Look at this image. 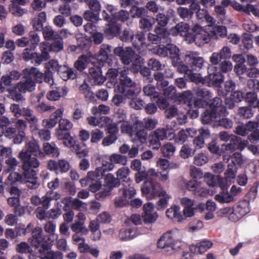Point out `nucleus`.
<instances>
[{"instance_id":"5","label":"nucleus","mask_w":259,"mask_h":259,"mask_svg":"<svg viewBox=\"0 0 259 259\" xmlns=\"http://www.w3.org/2000/svg\"><path fill=\"white\" fill-rule=\"evenodd\" d=\"M141 191L143 196L148 200H151L160 196L167 195L161 184L152 179H149L144 182Z\"/></svg>"},{"instance_id":"10","label":"nucleus","mask_w":259,"mask_h":259,"mask_svg":"<svg viewBox=\"0 0 259 259\" xmlns=\"http://www.w3.org/2000/svg\"><path fill=\"white\" fill-rule=\"evenodd\" d=\"M193 98V93L191 91L188 90L183 92L179 96V101L187 103L189 108H204L207 104V100L202 98L196 99L193 103H192V99Z\"/></svg>"},{"instance_id":"33","label":"nucleus","mask_w":259,"mask_h":259,"mask_svg":"<svg viewBox=\"0 0 259 259\" xmlns=\"http://www.w3.org/2000/svg\"><path fill=\"white\" fill-rule=\"evenodd\" d=\"M175 11L172 9H169L167 12V14L159 13L156 16L155 22H157V26L161 27H165L168 24L171 16H174Z\"/></svg>"},{"instance_id":"42","label":"nucleus","mask_w":259,"mask_h":259,"mask_svg":"<svg viewBox=\"0 0 259 259\" xmlns=\"http://www.w3.org/2000/svg\"><path fill=\"white\" fill-rule=\"evenodd\" d=\"M120 30L121 26L115 22H113L108 25L104 32L110 38H113L118 35L120 34Z\"/></svg>"},{"instance_id":"41","label":"nucleus","mask_w":259,"mask_h":259,"mask_svg":"<svg viewBox=\"0 0 259 259\" xmlns=\"http://www.w3.org/2000/svg\"><path fill=\"white\" fill-rule=\"evenodd\" d=\"M232 6L238 11H242L248 14L251 13L255 16L259 17V9H257L252 5L248 4L246 6H243L237 2H234Z\"/></svg>"},{"instance_id":"60","label":"nucleus","mask_w":259,"mask_h":259,"mask_svg":"<svg viewBox=\"0 0 259 259\" xmlns=\"http://www.w3.org/2000/svg\"><path fill=\"white\" fill-rule=\"evenodd\" d=\"M16 251L19 253H27L32 252L30 246L26 242H21L16 246Z\"/></svg>"},{"instance_id":"39","label":"nucleus","mask_w":259,"mask_h":259,"mask_svg":"<svg viewBox=\"0 0 259 259\" xmlns=\"http://www.w3.org/2000/svg\"><path fill=\"white\" fill-rule=\"evenodd\" d=\"M61 78L65 80L74 79L77 76V72L73 68L64 66L58 72Z\"/></svg>"},{"instance_id":"38","label":"nucleus","mask_w":259,"mask_h":259,"mask_svg":"<svg viewBox=\"0 0 259 259\" xmlns=\"http://www.w3.org/2000/svg\"><path fill=\"white\" fill-rule=\"evenodd\" d=\"M46 13L45 12H41L39 13L37 17L32 20V26L35 31H40L42 30L44 23L46 22Z\"/></svg>"},{"instance_id":"11","label":"nucleus","mask_w":259,"mask_h":259,"mask_svg":"<svg viewBox=\"0 0 259 259\" xmlns=\"http://www.w3.org/2000/svg\"><path fill=\"white\" fill-rule=\"evenodd\" d=\"M186 188L197 197H206L209 194V191L205 187L202 183L196 180L189 181L186 184Z\"/></svg>"},{"instance_id":"54","label":"nucleus","mask_w":259,"mask_h":259,"mask_svg":"<svg viewBox=\"0 0 259 259\" xmlns=\"http://www.w3.org/2000/svg\"><path fill=\"white\" fill-rule=\"evenodd\" d=\"M147 65L150 69L156 72L162 70L165 67L164 64H162L158 60L155 58L149 59Z\"/></svg>"},{"instance_id":"24","label":"nucleus","mask_w":259,"mask_h":259,"mask_svg":"<svg viewBox=\"0 0 259 259\" xmlns=\"http://www.w3.org/2000/svg\"><path fill=\"white\" fill-rule=\"evenodd\" d=\"M129 69H124L119 72V82L121 86L126 88L136 87V83L129 76Z\"/></svg>"},{"instance_id":"8","label":"nucleus","mask_w":259,"mask_h":259,"mask_svg":"<svg viewBox=\"0 0 259 259\" xmlns=\"http://www.w3.org/2000/svg\"><path fill=\"white\" fill-rule=\"evenodd\" d=\"M104 183L103 189L97 194V197L104 198L111 194V191L120 185V182L112 174H108L105 176Z\"/></svg>"},{"instance_id":"58","label":"nucleus","mask_w":259,"mask_h":259,"mask_svg":"<svg viewBox=\"0 0 259 259\" xmlns=\"http://www.w3.org/2000/svg\"><path fill=\"white\" fill-rule=\"evenodd\" d=\"M79 91L84 94L87 100L91 101L92 99H94V94L90 91V87L85 82H84L80 85Z\"/></svg>"},{"instance_id":"55","label":"nucleus","mask_w":259,"mask_h":259,"mask_svg":"<svg viewBox=\"0 0 259 259\" xmlns=\"http://www.w3.org/2000/svg\"><path fill=\"white\" fill-rule=\"evenodd\" d=\"M168 54H169L170 57L173 59L174 62L180 60L179 48L175 45L167 44Z\"/></svg>"},{"instance_id":"52","label":"nucleus","mask_w":259,"mask_h":259,"mask_svg":"<svg viewBox=\"0 0 259 259\" xmlns=\"http://www.w3.org/2000/svg\"><path fill=\"white\" fill-rule=\"evenodd\" d=\"M130 89H128L127 91H125L124 90H122V93L124 94L125 98H128L131 99L132 100L133 99H135L137 98V95L141 92V87L136 84V87L130 88Z\"/></svg>"},{"instance_id":"4","label":"nucleus","mask_w":259,"mask_h":259,"mask_svg":"<svg viewBox=\"0 0 259 259\" xmlns=\"http://www.w3.org/2000/svg\"><path fill=\"white\" fill-rule=\"evenodd\" d=\"M210 27L203 28L196 24L192 28L193 34H191L188 42L191 44L195 42L198 46H202L209 42L211 39H217L215 32L210 31Z\"/></svg>"},{"instance_id":"59","label":"nucleus","mask_w":259,"mask_h":259,"mask_svg":"<svg viewBox=\"0 0 259 259\" xmlns=\"http://www.w3.org/2000/svg\"><path fill=\"white\" fill-rule=\"evenodd\" d=\"M29 36L30 37L29 41L31 42L30 51L34 50L38 45L40 38L38 34L35 31H31L29 33Z\"/></svg>"},{"instance_id":"27","label":"nucleus","mask_w":259,"mask_h":259,"mask_svg":"<svg viewBox=\"0 0 259 259\" xmlns=\"http://www.w3.org/2000/svg\"><path fill=\"white\" fill-rule=\"evenodd\" d=\"M63 110L61 109L56 110L53 113L49 119H44L42 121L43 125L46 128H53L57 123L59 118L63 114Z\"/></svg>"},{"instance_id":"1","label":"nucleus","mask_w":259,"mask_h":259,"mask_svg":"<svg viewBox=\"0 0 259 259\" xmlns=\"http://www.w3.org/2000/svg\"><path fill=\"white\" fill-rule=\"evenodd\" d=\"M54 240L51 237L42 234V229L36 227L32 231L31 243L41 255V259H63V254L59 251H48L53 246Z\"/></svg>"},{"instance_id":"57","label":"nucleus","mask_w":259,"mask_h":259,"mask_svg":"<svg viewBox=\"0 0 259 259\" xmlns=\"http://www.w3.org/2000/svg\"><path fill=\"white\" fill-rule=\"evenodd\" d=\"M195 153V150L191 148L188 144H184L181 148L179 154L181 158L187 159L192 156Z\"/></svg>"},{"instance_id":"49","label":"nucleus","mask_w":259,"mask_h":259,"mask_svg":"<svg viewBox=\"0 0 259 259\" xmlns=\"http://www.w3.org/2000/svg\"><path fill=\"white\" fill-rule=\"evenodd\" d=\"M87 120L89 124L91 126L102 127L103 124H101V121L103 120L105 122L108 123L111 121V118L107 116H103L98 118L95 116H90L87 117Z\"/></svg>"},{"instance_id":"45","label":"nucleus","mask_w":259,"mask_h":259,"mask_svg":"<svg viewBox=\"0 0 259 259\" xmlns=\"http://www.w3.org/2000/svg\"><path fill=\"white\" fill-rule=\"evenodd\" d=\"M155 23V18L147 16L141 18L139 22V26L140 28L144 30L145 31H150L152 29Z\"/></svg>"},{"instance_id":"22","label":"nucleus","mask_w":259,"mask_h":259,"mask_svg":"<svg viewBox=\"0 0 259 259\" xmlns=\"http://www.w3.org/2000/svg\"><path fill=\"white\" fill-rule=\"evenodd\" d=\"M89 71L91 79L95 84L100 85L103 83L105 78L102 74L100 67L94 66L90 67Z\"/></svg>"},{"instance_id":"19","label":"nucleus","mask_w":259,"mask_h":259,"mask_svg":"<svg viewBox=\"0 0 259 259\" xmlns=\"http://www.w3.org/2000/svg\"><path fill=\"white\" fill-rule=\"evenodd\" d=\"M68 91V88L66 86L57 87L55 90H52L48 92L47 94L46 97L50 101H58L61 97H64L67 96Z\"/></svg>"},{"instance_id":"51","label":"nucleus","mask_w":259,"mask_h":259,"mask_svg":"<svg viewBox=\"0 0 259 259\" xmlns=\"http://www.w3.org/2000/svg\"><path fill=\"white\" fill-rule=\"evenodd\" d=\"M160 150L164 157H170L174 154L176 147L173 143L167 142L161 147Z\"/></svg>"},{"instance_id":"2","label":"nucleus","mask_w":259,"mask_h":259,"mask_svg":"<svg viewBox=\"0 0 259 259\" xmlns=\"http://www.w3.org/2000/svg\"><path fill=\"white\" fill-rule=\"evenodd\" d=\"M22 80L16 85L8 89L9 96L14 101H19L23 99L21 93L31 92L35 89L36 84L31 76L23 74Z\"/></svg>"},{"instance_id":"35","label":"nucleus","mask_w":259,"mask_h":259,"mask_svg":"<svg viewBox=\"0 0 259 259\" xmlns=\"http://www.w3.org/2000/svg\"><path fill=\"white\" fill-rule=\"evenodd\" d=\"M209 108L220 115L223 114L226 111V108L222 104V100L218 97L214 98L209 103Z\"/></svg>"},{"instance_id":"47","label":"nucleus","mask_w":259,"mask_h":259,"mask_svg":"<svg viewBox=\"0 0 259 259\" xmlns=\"http://www.w3.org/2000/svg\"><path fill=\"white\" fill-rule=\"evenodd\" d=\"M139 127L135 126V121L133 124H132L129 121H125L123 122L120 125V130L122 133L126 134L132 137L134 133H135L136 130H138Z\"/></svg>"},{"instance_id":"28","label":"nucleus","mask_w":259,"mask_h":259,"mask_svg":"<svg viewBox=\"0 0 259 259\" xmlns=\"http://www.w3.org/2000/svg\"><path fill=\"white\" fill-rule=\"evenodd\" d=\"M157 173L153 168L149 169L148 171H145L144 169H142L138 171L135 174V181L137 183H140L142 181L147 179L149 180L152 179V177H156Z\"/></svg>"},{"instance_id":"16","label":"nucleus","mask_w":259,"mask_h":259,"mask_svg":"<svg viewBox=\"0 0 259 259\" xmlns=\"http://www.w3.org/2000/svg\"><path fill=\"white\" fill-rule=\"evenodd\" d=\"M189 28V26L187 23L181 22L170 29V33L172 36L180 34L181 36L185 37V40L188 41L191 35V34L188 33Z\"/></svg>"},{"instance_id":"13","label":"nucleus","mask_w":259,"mask_h":259,"mask_svg":"<svg viewBox=\"0 0 259 259\" xmlns=\"http://www.w3.org/2000/svg\"><path fill=\"white\" fill-rule=\"evenodd\" d=\"M185 61L193 70H199L202 67L204 59L195 52H189L185 57Z\"/></svg>"},{"instance_id":"17","label":"nucleus","mask_w":259,"mask_h":259,"mask_svg":"<svg viewBox=\"0 0 259 259\" xmlns=\"http://www.w3.org/2000/svg\"><path fill=\"white\" fill-rule=\"evenodd\" d=\"M21 75V73L16 70H12L9 73L2 75L0 79V84L3 88L2 91H5V87L11 86L12 84V80H18Z\"/></svg>"},{"instance_id":"31","label":"nucleus","mask_w":259,"mask_h":259,"mask_svg":"<svg viewBox=\"0 0 259 259\" xmlns=\"http://www.w3.org/2000/svg\"><path fill=\"white\" fill-rule=\"evenodd\" d=\"M158 123V121L156 119L150 118H144L143 121L136 119L135 120V126L139 128H144L148 130H152L154 129Z\"/></svg>"},{"instance_id":"37","label":"nucleus","mask_w":259,"mask_h":259,"mask_svg":"<svg viewBox=\"0 0 259 259\" xmlns=\"http://www.w3.org/2000/svg\"><path fill=\"white\" fill-rule=\"evenodd\" d=\"M111 49L112 47L109 45L105 44L101 45L97 55V60L103 63L106 62L111 52Z\"/></svg>"},{"instance_id":"40","label":"nucleus","mask_w":259,"mask_h":259,"mask_svg":"<svg viewBox=\"0 0 259 259\" xmlns=\"http://www.w3.org/2000/svg\"><path fill=\"white\" fill-rule=\"evenodd\" d=\"M43 152L46 155H51L57 157L60 154L59 150L54 142H46L43 144Z\"/></svg>"},{"instance_id":"14","label":"nucleus","mask_w":259,"mask_h":259,"mask_svg":"<svg viewBox=\"0 0 259 259\" xmlns=\"http://www.w3.org/2000/svg\"><path fill=\"white\" fill-rule=\"evenodd\" d=\"M158 218V214L154 210V204L148 202L143 205L142 218L145 223L151 224L154 223Z\"/></svg>"},{"instance_id":"29","label":"nucleus","mask_w":259,"mask_h":259,"mask_svg":"<svg viewBox=\"0 0 259 259\" xmlns=\"http://www.w3.org/2000/svg\"><path fill=\"white\" fill-rule=\"evenodd\" d=\"M23 74L34 78V81L36 83H41L42 81L44 73L41 72L38 69L34 67L26 68L23 70Z\"/></svg>"},{"instance_id":"36","label":"nucleus","mask_w":259,"mask_h":259,"mask_svg":"<svg viewBox=\"0 0 259 259\" xmlns=\"http://www.w3.org/2000/svg\"><path fill=\"white\" fill-rule=\"evenodd\" d=\"M236 149V141L232 139L228 144H224L221 146L222 155H224V160L226 159L227 161L229 160L228 154L234 152Z\"/></svg>"},{"instance_id":"21","label":"nucleus","mask_w":259,"mask_h":259,"mask_svg":"<svg viewBox=\"0 0 259 259\" xmlns=\"http://www.w3.org/2000/svg\"><path fill=\"white\" fill-rule=\"evenodd\" d=\"M156 165L160 170L159 172L160 176V180L162 182L166 181L169 178L168 166H169V161L165 159L160 158L157 161Z\"/></svg>"},{"instance_id":"53","label":"nucleus","mask_w":259,"mask_h":259,"mask_svg":"<svg viewBox=\"0 0 259 259\" xmlns=\"http://www.w3.org/2000/svg\"><path fill=\"white\" fill-rule=\"evenodd\" d=\"M144 95L147 96L151 97L153 101L154 99L158 98L160 94L156 91L155 87L152 84H147L143 89Z\"/></svg>"},{"instance_id":"9","label":"nucleus","mask_w":259,"mask_h":259,"mask_svg":"<svg viewBox=\"0 0 259 259\" xmlns=\"http://www.w3.org/2000/svg\"><path fill=\"white\" fill-rule=\"evenodd\" d=\"M177 230H173L164 233L158 240L157 246L164 249L165 251H172L175 249L176 241V233Z\"/></svg>"},{"instance_id":"43","label":"nucleus","mask_w":259,"mask_h":259,"mask_svg":"<svg viewBox=\"0 0 259 259\" xmlns=\"http://www.w3.org/2000/svg\"><path fill=\"white\" fill-rule=\"evenodd\" d=\"M234 207L236 212L242 217L250 211L249 202L248 200H243L239 202Z\"/></svg>"},{"instance_id":"3","label":"nucleus","mask_w":259,"mask_h":259,"mask_svg":"<svg viewBox=\"0 0 259 259\" xmlns=\"http://www.w3.org/2000/svg\"><path fill=\"white\" fill-rule=\"evenodd\" d=\"M40 54L36 52H30L29 48H25L22 53L23 59L31 62L35 65H39L42 62L46 61L50 58L49 52H52L50 47V43L47 41H42L39 45Z\"/></svg>"},{"instance_id":"23","label":"nucleus","mask_w":259,"mask_h":259,"mask_svg":"<svg viewBox=\"0 0 259 259\" xmlns=\"http://www.w3.org/2000/svg\"><path fill=\"white\" fill-rule=\"evenodd\" d=\"M212 244L213 243L211 241L205 239L197 243L195 245H191L190 250L191 252L193 253L203 254L210 248Z\"/></svg>"},{"instance_id":"6","label":"nucleus","mask_w":259,"mask_h":259,"mask_svg":"<svg viewBox=\"0 0 259 259\" xmlns=\"http://www.w3.org/2000/svg\"><path fill=\"white\" fill-rule=\"evenodd\" d=\"M18 157L23 163L22 169L25 178L29 179L36 177V171L33 168L39 166L38 160L36 158L31 157V155L25 152H20Z\"/></svg>"},{"instance_id":"26","label":"nucleus","mask_w":259,"mask_h":259,"mask_svg":"<svg viewBox=\"0 0 259 259\" xmlns=\"http://www.w3.org/2000/svg\"><path fill=\"white\" fill-rule=\"evenodd\" d=\"M152 133L155 135L160 141L169 138L174 135V130L170 125H166L165 127L158 128Z\"/></svg>"},{"instance_id":"61","label":"nucleus","mask_w":259,"mask_h":259,"mask_svg":"<svg viewBox=\"0 0 259 259\" xmlns=\"http://www.w3.org/2000/svg\"><path fill=\"white\" fill-rule=\"evenodd\" d=\"M61 67V65L59 64L58 61L55 59L50 60L45 65L46 71H50L52 73L55 71L59 72Z\"/></svg>"},{"instance_id":"32","label":"nucleus","mask_w":259,"mask_h":259,"mask_svg":"<svg viewBox=\"0 0 259 259\" xmlns=\"http://www.w3.org/2000/svg\"><path fill=\"white\" fill-rule=\"evenodd\" d=\"M220 117L221 115L210 109L206 110L201 115V122L203 124L217 121Z\"/></svg>"},{"instance_id":"25","label":"nucleus","mask_w":259,"mask_h":259,"mask_svg":"<svg viewBox=\"0 0 259 259\" xmlns=\"http://www.w3.org/2000/svg\"><path fill=\"white\" fill-rule=\"evenodd\" d=\"M166 214L168 218L178 222H181L185 220V217L180 211V207L178 205H172L168 208Z\"/></svg>"},{"instance_id":"18","label":"nucleus","mask_w":259,"mask_h":259,"mask_svg":"<svg viewBox=\"0 0 259 259\" xmlns=\"http://www.w3.org/2000/svg\"><path fill=\"white\" fill-rule=\"evenodd\" d=\"M22 115L25 117L32 131L38 130V119L34 114L32 110L28 107L23 108Z\"/></svg>"},{"instance_id":"15","label":"nucleus","mask_w":259,"mask_h":259,"mask_svg":"<svg viewBox=\"0 0 259 259\" xmlns=\"http://www.w3.org/2000/svg\"><path fill=\"white\" fill-rule=\"evenodd\" d=\"M26 149L21 152H25L29 155H34L39 158L45 157V153L40 149L38 143L35 140H31L25 144Z\"/></svg>"},{"instance_id":"48","label":"nucleus","mask_w":259,"mask_h":259,"mask_svg":"<svg viewBox=\"0 0 259 259\" xmlns=\"http://www.w3.org/2000/svg\"><path fill=\"white\" fill-rule=\"evenodd\" d=\"M90 60L88 56L81 55L74 62V66L78 71L82 72L87 67Z\"/></svg>"},{"instance_id":"62","label":"nucleus","mask_w":259,"mask_h":259,"mask_svg":"<svg viewBox=\"0 0 259 259\" xmlns=\"http://www.w3.org/2000/svg\"><path fill=\"white\" fill-rule=\"evenodd\" d=\"M237 172V168L235 166L233 165L229 164L228 166V169L225 172V181H224V183L226 181H231L232 180H234L236 177V175Z\"/></svg>"},{"instance_id":"56","label":"nucleus","mask_w":259,"mask_h":259,"mask_svg":"<svg viewBox=\"0 0 259 259\" xmlns=\"http://www.w3.org/2000/svg\"><path fill=\"white\" fill-rule=\"evenodd\" d=\"M89 227L90 230L93 233H95L93 236V239L94 240H99L101 238V233L100 231H98L100 227L98 222L97 220L91 221Z\"/></svg>"},{"instance_id":"34","label":"nucleus","mask_w":259,"mask_h":259,"mask_svg":"<svg viewBox=\"0 0 259 259\" xmlns=\"http://www.w3.org/2000/svg\"><path fill=\"white\" fill-rule=\"evenodd\" d=\"M205 182L209 186L215 187L219 183L220 186L221 188H224L226 187L224 184V181L225 180L224 178L216 177L214 175L210 173L207 172L203 176Z\"/></svg>"},{"instance_id":"64","label":"nucleus","mask_w":259,"mask_h":259,"mask_svg":"<svg viewBox=\"0 0 259 259\" xmlns=\"http://www.w3.org/2000/svg\"><path fill=\"white\" fill-rule=\"evenodd\" d=\"M149 147L153 149L158 150L161 146L160 141L152 133L148 137Z\"/></svg>"},{"instance_id":"46","label":"nucleus","mask_w":259,"mask_h":259,"mask_svg":"<svg viewBox=\"0 0 259 259\" xmlns=\"http://www.w3.org/2000/svg\"><path fill=\"white\" fill-rule=\"evenodd\" d=\"M154 32L158 35L160 42H168L171 41L169 37V35H171L170 31H168L164 27L156 26L154 29Z\"/></svg>"},{"instance_id":"20","label":"nucleus","mask_w":259,"mask_h":259,"mask_svg":"<svg viewBox=\"0 0 259 259\" xmlns=\"http://www.w3.org/2000/svg\"><path fill=\"white\" fill-rule=\"evenodd\" d=\"M205 83L208 85H219L223 81V76L221 72L212 71L210 67L208 68V75L205 77Z\"/></svg>"},{"instance_id":"44","label":"nucleus","mask_w":259,"mask_h":259,"mask_svg":"<svg viewBox=\"0 0 259 259\" xmlns=\"http://www.w3.org/2000/svg\"><path fill=\"white\" fill-rule=\"evenodd\" d=\"M223 191L214 196V199L220 203H229L234 202L233 197L230 195L229 192L226 191L224 188H221Z\"/></svg>"},{"instance_id":"30","label":"nucleus","mask_w":259,"mask_h":259,"mask_svg":"<svg viewBox=\"0 0 259 259\" xmlns=\"http://www.w3.org/2000/svg\"><path fill=\"white\" fill-rule=\"evenodd\" d=\"M130 169L128 167H122L116 171L117 179L122 181L123 185L126 187L130 186L132 181L129 177Z\"/></svg>"},{"instance_id":"7","label":"nucleus","mask_w":259,"mask_h":259,"mask_svg":"<svg viewBox=\"0 0 259 259\" xmlns=\"http://www.w3.org/2000/svg\"><path fill=\"white\" fill-rule=\"evenodd\" d=\"M56 136L58 140L64 141V144L65 146L73 147V148L75 150V152L79 158L87 155L88 153L85 150H81L78 145L74 144V140L70 137L69 132L58 127L56 131Z\"/></svg>"},{"instance_id":"12","label":"nucleus","mask_w":259,"mask_h":259,"mask_svg":"<svg viewBox=\"0 0 259 259\" xmlns=\"http://www.w3.org/2000/svg\"><path fill=\"white\" fill-rule=\"evenodd\" d=\"M114 54L119 57L121 62L125 65H129L133 61L135 54V51L131 47L124 49L121 47L115 48L113 50Z\"/></svg>"},{"instance_id":"63","label":"nucleus","mask_w":259,"mask_h":259,"mask_svg":"<svg viewBox=\"0 0 259 259\" xmlns=\"http://www.w3.org/2000/svg\"><path fill=\"white\" fill-rule=\"evenodd\" d=\"M208 161V157L206 154L199 153L194 157V163L198 166H202L206 163Z\"/></svg>"},{"instance_id":"50","label":"nucleus","mask_w":259,"mask_h":259,"mask_svg":"<svg viewBox=\"0 0 259 259\" xmlns=\"http://www.w3.org/2000/svg\"><path fill=\"white\" fill-rule=\"evenodd\" d=\"M42 34L45 40H55L58 38L59 34L50 26H46L42 29Z\"/></svg>"}]
</instances>
